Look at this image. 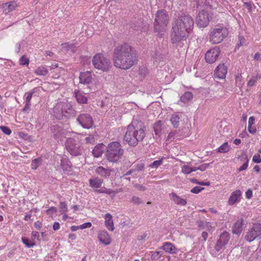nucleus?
Wrapping results in <instances>:
<instances>
[{
  "label": "nucleus",
  "mask_w": 261,
  "mask_h": 261,
  "mask_svg": "<svg viewBox=\"0 0 261 261\" xmlns=\"http://www.w3.org/2000/svg\"><path fill=\"white\" fill-rule=\"evenodd\" d=\"M194 25V21L189 15L180 16L172 24L171 40L173 44L186 40Z\"/></svg>",
  "instance_id": "obj_1"
},
{
  "label": "nucleus",
  "mask_w": 261,
  "mask_h": 261,
  "mask_svg": "<svg viewBox=\"0 0 261 261\" xmlns=\"http://www.w3.org/2000/svg\"><path fill=\"white\" fill-rule=\"evenodd\" d=\"M40 165L39 159H34L31 164V168L33 170H36Z\"/></svg>",
  "instance_id": "obj_41"
},
{
  "label": "nucleus",
  "mask_w": 261,
  "mask_h": 261,
  "mask_svg": "<svg viewBox=\"0 0 261 261\" xmlns=\"http://www.w3.org/2000/svg\"><path fill=\"white\" fill-rule=\"evenodd\" d=\"M21 240L22 243L27 247H33L36 245V243L34 240L30 241L29 239L26 237H22Z\"/></svg>",
  "instance_id": "obj_35"
},
{
  "label": "nucleus",
  "mask_w": 261,
  "mask_h": 261,
  "mask_svg": "<svg viewBox=\"0 0 261 261\" xmlns=\"http://www.w3.org/2000/svg\"><path fill=\"white\" fill-rule=\"evenodd\" d=\"M35 73L39 75H46L48 74V70L46 66L41 65L36 68Z\"/></svg>",
  "instance_id": "obj_29"
},
{
  "label": "nucleus",
  "mask_w": 261,
  "mask_h": 261,
  "mask_svg": "<svg viewBox=\"0 0 261 261\" xmlns=\"http://www.w3.org/2000/svg\"><path fill=\"white\" fill-rule=\"evenodd\" d=\"M61 45H62L63 48L65 49L66 50H69V48L73 46L72 44H69V43H64L62 44Z\"/></svg>",
  "instance_id": "obj_53"
},
{
  "label": "nucleus",
  "mask_w": 261,
  "mask_h": 261,
  "mask_svg": "<svg viewBox=\"0 0 261 261\" xmlns=\"http://www.w3.org/2000/svg\"><path fill=\"white\" fill-rule=\"evenodd\" d=\"M244 227V219L239 218L232 226L233 234H240Z\"/></svg>",
  "instance_id": "obj_19"
},
{
  "label": "nucleus",
  "mask_w": 261,
  "mask_h": 261,
  "mask_svg": "<svg viewBox=\"0 0 261 261\" xmlns=\"http://www.w3.org/2000/svg\"><path fill=\"white\" fill-rule=\"evenodd\" d=\"M246 198L250 199L252 197V191L251 189H249L245 193Z\"/></svg>",
  "instance_id": "obj_52"
},
{
  "label": "nucleus",
  "mask_w": 261,
  "mask_h": 261,
  "mask_svg": "<svg viewBox=\"0 0 261 261\" xmlns=\"http://www.w3.org/2000/svg\"><path fill=\"white\" fill-rule=\"evenodd\" d=\"M212 17L208 12L202 10L199 12L196 18V23L200 28H204L209 24Z\"/></svg>",
  "instance_id": "obj_8"
},
{
  "label": "nucleus",
  "mask_w": 261,
  "mask_h": 261,
  "mask_svg": "<svg viewBox=\"0 0 261 261\" xmlns=\"http://www.w3.org/2000/svg\"><path fill=\"white\" fill-rule=\"evenodd\" d=\"M204 189V188H201L200 187H195L193 189H191V192L193 193L197 194L199 193L200 191Z\"/></svg>",
  "instance_id": "obj_46"
},
{
  "label": "nucleus",
  "mask_w": 261,
  "mask_h": 261,
  "mask_svg": "<svg viewBox=\"0 0 261 261\" xmlns=\"http://www.w3.org/2000/svg\"><path fill=\"white\" fill-rule=\"evenodd\" d=\"M227 72V67L224 63L219 64L215 70V77L219 79H224Z\"/></svg>",
  "instance_id": "obj_14"
},
{
  "label": "nucleus",
  "mask_w": 261,
  "mask_h": 261,
  "mask_svg": "<svg viewBox=\"0 0 261 261\" xmlns=\"http://www.w3.org/2000/svg\"><path fill=\"white\" fill-rule=\"evenodd\" d=\"M261 239V223H254L245 233V240L251 243L254 240Z\"/></svg>",
  "instance_id": "obj_7"
},
{
  "label": "nucleus",
  "mask_w": 261,
  "mask_h": 261,
  "mask_svg": "<svg viewBox=\"0 0 261 261\" xmlns=\"http://www.w3.org/2000/svg\"><path fill=\"white\" fill-rule=\"evenodd\" d=\"M181 171L184 174H190L192 173L191 167L188 165H184L182 166Z\"/></svg>",
  "instance_id": "obj_43"
},
{
  "label": "nucleus",
  "mask_w": 261,
  "mask_h": 261,
  "mask_svg": "<svg viewBox=\"0 0 261 261\" xmlns=\"http://www.w3.org/2000/svg\"><path fill=\"white\" fill-rule=\"evenodd\" d=\"M162 123L161 121H159L155 123L153 126L154 130L156 135H159L161 131Z\"/></svg>",
  "instance_id": "obj_38"
},
{
  "label": "nucleus",
  "mask_w": 261,
  "mask_h": 261,
  "mask_svg": "<svg viewBox=\"0 0 261 261\" xmlns=\"http://www.w3.org/2000/svg\"><path fill=\"white\" fill-rule=\"evenodd\" d=\"M252 161L256 163H259L261 162V156L259 154H255L252 158Z\"/></svg>",
  "instance_id": "obj_45"
},
{
  "label": "nucleus",
  "mask_w": 261,
  "mask_h": 261,
  "mask_svg": "<svg viewBox=\"0 0 261 261\" xmlns=\"http://www.w3.org/2000/svg\"><path fill=\"white\" fill-rule=\"evenodd\" d=\"M145 129V125L142 123L136 125L134 124L129 125L124 136V143L133 146L138 145V143L144 138Z\"/></svg>",
  "instance_id": "obj_3"
},
{
  "label": "nucleus",
  "mask_w": 261,
  "mask_h": 261,
  "mask_svg": "<svg viewBox=\"0 0 261 261\" xmlns=\"http://www.w3.org/2000/svg\"><path fill=\"white\" fill-rule=\"evenodd\" d=\"M35 93V89H33L31 92H27L25 93V107H29L30 102H31V99L33 97V95Z\"/></svg>",
  "instance_id": "obj_34"
},
{
  "label": "nucleus",
  "mask_w": 261,
  "mask_h": 261,
  "mask_svg": "<svg viewBox=\"0 0 261 261\" xmlns=\"http://www.w3.org/2000/svg\"><path fill=\"white\" fill-rule=\"evenodd\" d=\"M169 23V15L166 11H157L154 23V31L156 32H164Z\"/></svg>",
  "instance_id": "obj_5"
},
{
  "label": "nucleus",
  "mask_w": 261,
  "mask_h": 261,
  "mask_svg": "<svg viewBox=\"0 0 261 261\" xmlns=\"http://www.w3.org/2000/svg\"><path fill=\"white\" fill-rule=\"evenodd\" d=\"M98 238L100 242L105 245L110 244L111 240L109 234L105 231H100L98 235Z\"/></svg>",
  "instance_id": "obj_26"
},
{
  "label": "nucleus",
  "mask_w": 261,
  "mask_h": 261,
  "mask_svg": "<svg viewBox=\"0 0 261 261\" xmlns=\"http://www.w3.org/2000/svg\"><path fill=\"white\" fill-rule=\"evenodd\" d=\"M240 161L243 162V164L238 169L239 172L247 169L249 165V159L247 154H243L239 157Z\"/></svg>",
  "instance_id": "obj_22"
},
{
  "label": "nucleus",
  "mask_w": 261,
  "mask_h": 261,
  "mask_svg": "<svg viewBox=\"0 0 261 261\" xmlns=\"http://www.w3.org/2000/svg\"><path fill=\"white\" fill-rule=\"evenodd\" d=\"M80 229V226H72L71 227V230L72 231H75Z\"/></svg>",
  "instance_id": "obj_62"
},
{
  "label": "nucleus",
  "mask_w": 261,
  "mask_h": 261,
  "mask_svg": "<svg viewBox=\"0 0 261 261\" xmlns=\"http://www.w3.org/2000/svg\"><path fill=\"white\" fill-rule=\"evenodd\" d=\"M96 172L98 175L102 176H106L110 175V171L109 170L104 168L102 167H98L96 169Z\"/></svg>",
  "instance_id": "obj_33"
},
{
  "label": "nucleus",
  "mask_w": 261,
  "mask_h": 261,
  "mask_svg": "<svg viewBox=\"0 0 261 261\" xmlns=\"http://www.w3.org/2000/svg\"><path fill=\"white\" fill-rule=\"evenodd\" d=\"M248 130L249 132V133L252 134H255L256 132V127L253 125H248Z\"/></svg>",
  "instance_id": "obj_49"
},
{
  "label": "nucleus",
  "mask_w": 261,
  "mask_h": 261,
  "mask_svg": "<svg viewBox=\"0 0 261 261\" xmlns=\"http://www.w3.org/2000/svg\"><path fill=\"white\" fill-rule=\"evenodd\" d=\"M220 49L218 47H214L207 51L205 55V61L208 63L215 62L218 58Z\"/></svg>",
  "instance_id": "obj_11"
},
{
  "label": "nucleus",
  "mask_w": 261,
  "mask_h": 261,
  "mask_svg": "<svg viewBox=\"0 0 261 261\" xmlns=\"http://www.w3.org/2000/svg\"><path fill=\"white\" fill-rule=\"evenodd\" d=\"M20 64L21 65H28L29 63V59L26 56H23L20 59Z\"/></svg>",
  "instance_id": "obj_42"
},
{
  "label": "nucleus",
  "mask_w": 261,
  "mask_h": 261,
  "mask_svg": "<svg viewBox=\"0 0 261 261\" xmlns=\"http://www.w3.org/2000/svg\"><path fill=\"white\" fill-rule=\"evenodd\" d=\"M91 226V223L90 222H86L80 225V229H84L87 228H90Z\"/></svg>",
  "instance_id": "obj_50"
},
{
  "label": "nucleus",
  "mask_w": 261,
  "mask_h": 261,
  "mask_svg": "<svg viewBox=\"0 0 261 261\" xmlns=\"http://www.w3.org/2000/svg\"><path fill=\"white\" fill-rule=\"evenodd\" d=\"M170 199L176 204L180 205H186L187 203V200L182 198L175 193L172 192L169 194Z\"/></svg>",
  "instance_id": "obj_20"
},
{
  "label": "nucleus",
  "mask_w": 261,
  "mask_h": 261,
  "mask_svg": "<svg viewBox=\"0 0 261 261\" xmlns=\"http://www.w3.org/2000/svg\"><path fill=\"white\" fill-rule=\"evenodd\" d=\"M163 158H162L160 160L154 161L153 163L149 165L150 168H158L163 163Z\"/></svg>",
  "instance_id": "obj_40"
},
{
  "label": "nucleus",
  "mask_w": 261,
  "mask_h": 261,
  "mask_svg": "<svg viewBox=\"0 0 261 261\" xmlns=\"http://www.w3.org/2000/svg\"><path fill=\"white\" fill-rule=\"evenodd\" d=\"M35 227L38 230H40L41 227H42V223L39 221H37L34 224Z\"/></svg>",
  "instance_id": "obj_54"
},
{
  "label": "nucleus",
  "mask_w": 261,
  "mask_h": 261,
  "mask_svg": "<svg viewBox=\"0 0 261 261\" xmlns=\"http://www.w3.org/2000/svg\"><path fill=\"white\" fill-rule=\"evenodd\" d=\"M75 237H76V236H75V234H74V233H70L68 236L69 239L71 240H75Z\"/></svg>",
  "instance_id": "obj_64"
},
{
  "label": "nucleus",
  "mask_w": 261,
  "mask_h": 261,
  "mask_svg": "<svg viewBox=\"0 0 261 261\" xmlns=\"http://www.w3.org/2000/svg\"><path fill=\"white\" fill-rule=\"evenodd\" d=\"M86 141L87 143H92L94 142V138L93 137H88L86 138Z\"/></svg>",
  "instance_id": "obj_59"
},
{
  "label": "nucleus",
  "mask_w": 261,
  "mask_h": 261,
  "mask_svg": "<svg viewBox=\"0 0 261 261\" xmlns=\"http://www.w3.org/2000/svg\"><path fill=\"white\" fill-rule=\"evenodd\" d=\"M105 225L107 229L110 231H113L114 228V222L113 220V217L110 214H106L105 216Z\"/></svg>",
  "instance_id": "obj_24"
},
{
  "label": "nucleus",
  "mask_w": 261,
  "mask_h": 261,
  "mask_svg": "<svg viewBox=\"0 0 261 261\" xmlns=\"http://www.w3.org/2000/svg\"><path fill=\"white\" fill-rule=\"evenodd\" d=\"M132 202L136 204H140V203H142L141 199L137 196H134L132 198Z\"/></svg>",
  "instance_id": "obj_51"
},
{
  "label": "nucleus",
  "mask_w": 261,
  "mask_h": 261,
  "mask_svg": "<svg viewBox=\"0 0 261 261\" xmlns=\"http://www.w3.org/2000/svg\"><path fill=\"white\" fill-rule=\"evenodd\" d=\"M106 157L110 162H114V142L111 143L108 146H107Z\"/></svg>",
  "instance_id": "obj_21"
},
{
  "label": "nucleus",
  "mask_w": 261,
  "mask_h": 261,
  "mask_svg": "<svg viewBox=\"0 0 261 261\" xmlns=\"http://www.w3.org/2000/svg\"><path fill=\"white\" fill-rule=\"evenodd\" d=\"M80 83L84 85H88L92 81V75L91 71H84L80 74Z\"/></svg>",
  "instance_id": "obj_18"
},
{
  "label": "nucleus",
  "mask_w": 261,
  "mask_h": 261,
  "mask_svg": "<svg viewBox=\"0 0 261 261\" xmlns=\"http://www.w3.org/2000/svg\"><path fill=\"white\" fill-rule=\"evenodd\" d=\"M89 186L92 188H99L101 187L103 180L98 178H91L89 180Z\"/></svg>",
  "instance_id": "obj_28"
},
{
  "label": "nucleus",
  "mask_w": 261,
  "mask_h": 261,
  "mask_svg": "<svg viewBox=\"0 0 261 261\" xmlns=\"http://www.w3.org/2000/svg\"><path fill=\"white\" fill-rule=\"evenodd\" d=\"M163 253L161 251L153 252L151 255V258L153 260H159L162 256Z\"/></svg>",
  "instance_id": "obj_37"
},
{
  "label": "nucleus",
  "mask_w": 261,
  "mask_h": 261,
  "mask_svg": "<svg viewBox=\"0 0 261 261\" xmlns=\"http://www.w3.org/2000/svg\"><path fill=\"white\" fill-rule=\"evenodd\" d=\"M230 150V146L227 142H225L217 149V152L219 153H227Z\"/></svg>",
  "instance_id": "obj_30"
},
{
  "label": "nucleus",
  "mask_w": 261,
  "mask_h": 261,
  "mask_svg": "<svg viewBox=\"0 0 261 261\" xmlns=\"http://www.w3.org/2000/svg\"><path fill=\"white\" fill-rule=\"evenodd\" d=\"M228 35L225 27H219L211 29L209 32V41L212 44H218L223 40Z\"/></svg>",
  "instance_id": "obj_4"
},
{
  "label": "nucleus",
  "mask_w": 261,
  "mask_h": 261,
  "mask_svg": "<svg viewBox=\"0 0 261 261\" xmlns=\"http://www.w3.org/2000/svg\"><path fill=\"white\" fill-rule=\"evenodd\" d=\"M261 79V74H257L256 75L253 76L249 80L247 83V86L248 87H252L254 86L256 83V82Z\"/></svg>",
  "instance_id": "obj_31"
},
{
  "label": "nucleus",
  "mask_w": 261,
  "mask_h": 261,
  "mask_svg": "<svg viewBox=\"0 0 261 261\" xmlns=\"http://www.w3.org/2000/svg\"><path fill=\"white\" fill-rule=\"evenodd\" d=\"M210 163H205L199 166L198 167V169H199V170H200L201 171H205L207 168H208Z\"/></svg>",
  "instance_id": "obj_47"
},
{
  "label": "nucleus",
  "mask_w": 261,
  "mask_h": 261,
  "mask_svg": "<svg viewBox=\"0 0 261 261\" xmlns=\"http://www.w3.org/2000/svg\"><path fill=\"white\" fill-rule=\"evenodd\" d=\"M242 195V192L240 190H236L232 192L230 195L228 201H227V204L232 205L235 203H238L240 201Z\"/></svg>",
  "instance_id": "obj_15"
},
{
  "label": "nucleus",
  "mask_w": 261,
  "mask_h": 261,
  "mask_svg": "<svg viewBox=\"0 0 261 261\" xmlns=\"http://www.w3.org/2000/svg\"><path fill=\"white\" fill-rule=\"evenodd\" d=\"M201 236L203 239V240L205 241L208 237V233L207 232L204 231L202 233Z\"/></svg>",
  "instance_id": "obj_61"
},
{
  "label": "nucleus",
  "mask_w": 261,
  "mask_h": 261,
  "mask_svg": "<svg viewBox=\"0 0 261 261\" xmlns=\"http://www.w3.org/2000/svg\"><path fill=\"white\" fill-rule=\"evenodd\" d=\"M76 120L84 128L89 129L93 125L92 117L88 114H80L76 118Z\"/></svg>",
  "instance_id": "obj_9"
},
{
  "label": "nucleus",
  "mask_w": 261,
  "mask_h": 261,
  "mask_svg": "<svg viewBox=\"0 0 261 261\" xmlns=\"http://www.w3.org/2000/svg\"><path fill=\"white\" fill-rule=\"evenodd\" d=\"M230 240V235L229 232L224 231L220 236L219 239L217 241L215 247L216 250L218 252L224 249L225 246L227 244Z\"/></svg>",
  "instance_id": "obj_12"
},
{
  "label": "nucleus",
  "mask_w": 261,
  "mask_h": 261,
  "mask_svg": "<svg viewBox=\"0 0 261 261\" xmlns=\"http://www.w3.org/2000/svg\"><path fill=\"white\" fill-rule=\"evenodd\" d=\"M170 121L175 128H177L179 125V117L176 114H173L170 119Z\"/></svg>",
  "instance_id": "obj_36"
},
{
  "label": "nucleus",
  "mask_w": 261,
  "mask_h": 261,
  "mask_svg": "<svg viewBox=\"0 0 261 261\" xmlns=\"http://www.w3.org/2000/svg\"><path fill=\"white\" fill-rule=\"evenodd\" d=\"M0 129H1V131L3 132V133L6 135H9L11 133V129L7 126H1L0 127Z\"/></svg>",
  "instance_id": "obj_44"
},
{
  "label": "nucleus",
  "mask_w": 261,
  "mask_h": 261,
  "mask_svg": "<svg viewBox=\"0 0 261 261\" xmlns=\"http://www.w3.org/2000/svg\"><path fill=\"white\" fill-rule=\"evenodd\" d=\"M60 228V224L58 222H56L54 223V225H53V229L55 230V231H57L58 230H59Z\"/></svg>",
  "instance_id": "obj_58"
},
{
  "label": "nucleus",
  "mask_w": 261,
  "mask_h": 261,
  "mask_svg": "<svg viewBox=\"0 0 261 261\" xmlns=\"http://www.w3.org/2000/svg\"><path fill=\"white\" fill-rule=\"evenodd\" d=\"M75 140L71 138H68L66 143V147L68 151L71 155L78 156L81 154V149L75 143Z\"/></svg>",
  "instance_id": "obj_10"
},
{
  "label": "nucleus",
  "mask_w": 261,
  "mask_h": 261,
  "mask_svg": "<svg viewBox=\"0 0 261 261\" xmlns=\"http://www.w3.org/2000/svg\"><path fill=\"white\" fill-rule=\"evenodd\" d=\"M137 60L136 52L127 44L118 46L115 49V67L127 70Z\"/></svg>",
  "instance_id": "obj_2"
},
{
  "label": "nucleus",
  "mask_w": 261,
  "mask_h": 261,
  "mask_svg": "<svg viewBox=\"0 0 261 261\" xmlns=\"http://www.w3.org/2000/svg\"><path fill=\"white\" fill-rule=\"evenodd\" d=\"M255 123V118L254 116H250L248 120V125H252Z\"/></svg>",
  "instance_id": "obj_55"
},
{
  "label": "nucleus",
  "mask_w": 261,
  "mask_h": 261,
  "mask_svg": "<svg viewBox=\"0 0 261 261\" xmlns=\"http://www.w3.org/2000/svg\"><path fill=\"white\" fill-rule=\"evenodd\" d=\"M74 94L76 99V101L80 103H86L87 102V98L84 95V93L79 90L74 91Z\"/></svg>",
  "instance_id": "obj_25"
},
{
  "label": "nucleus",
  "mask_w": 261,
  "mask_h": 261,
  "mask_svg": "<svg viewBox=\"0 0 261 261\" xmlns=\"http://www.w3.org/2000/svg\"><path fill=\"white\" fill-rule=\"evenodd\" d=\"M202 229H205L208 231H210L212 229V227L210 222H205L204 226Z\"/></svg>",
  "instance_id": "obj_48"
},
{
  "label": "nucleus",
  "mask_w": 261,
  "mask_h": 261,
  "mask_svg": "<svg viewBox=\"0 0 261 261\" xmlns=\"http://www.w3.org/2000/svg\"><path fill=\"white\" fill-rule=\"evenodd\" d=\"M60 208V212L61 214H66L68 212V207L67 204L64 202H60L59 205Z\"/></svg>",
  "instance_id": "obj_39"
},
{
  "label": "nucleus",
  "mask_w": 261,
  "mask_h": 261,
  "mask_svg": "<svg viewBox=\"0 0 261 261\" xmlns=\"http://www.w3.org/2000/svg\"><path fill=\"white\" fill-rule=\"evenodd\" d=\"M161 248L171 254L176 253L177 251V249L173 244L167 242L164 243Z\"/></svg>",
  "instance_id": "obj_23"
},
{
  "label": "nucleus",
  "mask_w": 261,
  "mask_h": 261,
  "mask_svg": "<svg viewBox=\"0 0 261 261\" xmlns=\"http://www.w3.org/2000/svg\"><path fill=\"white\" fill-rule=\"evenodd\" d=\"M104 149L105 145L103 144H98L94 147L93 151H92V153H93L94 157L97 158L101 156Z\"/></svg>",
  "instance_id": "obj_27"
},
{
  "label": "nucleus",
  "mask_w": 261,
  "mask_h": 261,
  "mask_svg": "<svg viewBox=\"0 0 261 261\" xmlns=\"http://www.w3.org/2000/svg\"><path fill=\"white\" fill-rule=\"evenodd\" d=\"M193 98V94L191 92H186L180 97V100L182 102L186 103Z\"/></svg>",
  "instance_id": "obj_32"
},
{
  "label": "nucleus",
  "mask_w": 261,
  "mask_h": 261,
  "mask_svg": "<svg viewBox=\"0 0 261 261\" xmlns=\"http://www.w3.org/2000/svg\"><path fill=\"white\" fill-rule=\"evenodd\" d=\"M239 39V43H238V45L239 46H240L242 45L244 42H245V39L242 36H240Z\"/></svg>",
  "instance_id": "obj_56"
},
{
  "label": "nucleus",
  "mask_w": 261,
  "mask_h": 261,
  "mask_svg": "<svg viewBox=\"0 0 261 261\" xmlns=\"http://www.w3.org/2000/svg\"><path fill=\"white\" fill-rule=\"evenodd\" d=\"M242 80V75L241 74H238L236 76V82L237 84H239L241 82Z\"/></svg>",
  "instance_id": "obj_57"
},
{
  "label": "nucleus",
  "mask_w": 261,
  "mask_h": 261,
  "mask_svg": "<svg viewBox=\"0 0 261 261\" xmlns=\"http://www.w3.org/2000/svg\"><path fill=\"white\" fill-rule=\"evenodd\" d=\"M32 236L33 237L37 238L38 240L39 239L40 235L39 232L37 231H33L32 233Z\"/></svg>",
  "instance_id": "obj_60"
},
{
  "label": "nucleus",
  "mask_w": 261,
  "mask_h": 261,
  "mask_svg": "<svg viewBox=\"0 0 261 261\" xmlns=\"http://www.w3.org/2000/svg\"><path fill=\"white\" fill-rule=\"evenodd\" d=\"M124 150L121 148L119 143L115 142V163L122 162L126 160L124 155Z\"/></svg>",
  "instance_id": "obj_13"
},
{
  "label": "nucleus",
  "mask_w": 261,
  "mask_h": 261,
  "mask_svg": "<svg viewBox=\"0 0 261 261\" xmlns=\"http://www.w3.org/2000/svg\"><path fill=\"white\" fill-rule=\"evenodd\" d=\"M53 130L55 139L63 141L66 138L67 132L65 129L60 128L57 126H54Z\"/></svg>",
  "instance_id": "obj_17"
},
{
  "label": "nucleus",
  "mask_w": 261,
  "mask_h": 261,
  "mask_svg": "<svg viewBox=\"0 0 261 261\" xmlns=\"http://www.w3.org/2000/svg\"><path fill=\"white\" fill-rule=\"evenodd\" d=\"M92 63L95 68L103 72H107L111 67L110 60L101 54L95 55L92 59Z\"/></svg>",
  "instance_id": "obj_6"
},
{
  "label": "nucleus",
  "mask_w": 261,
  "mask_h": 261,
  "mask_svg": "<svg viewBox=\"0 0 261 261\" xmlns=\"http://www.w3.org/2000/svg\"><path fill=\"white\" fill-rule=\"evenodd\" d=\"M233 143L236 145H239L241 143V141L240 139H236L233 141Z\"/></svg>",
  "instance_id": "obj_63"
},
{
  "label": "nucleus",
  "mask_w": 261,
  "mask_h": 261,
  "mask_svg": "<svg viewBox=\"0 0 261 261\" xmlns=\"http://www.w3.org/2000/svg\"><path fill=\"white\" fill-rule=\"evenodd\" d=\"M1 7L3 9V13L8 14L10 12L16 10L18 7V4L17 1H12L3 4Z\"/></svg>",
  "instance_id": "obj_16"
}]
</instances>
